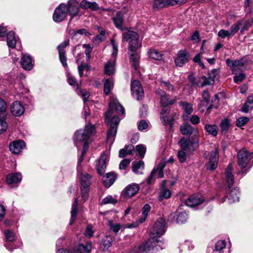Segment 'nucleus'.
Returning a JSON list of instances; mask_svg holds the SVG:
<instances>
[{
	"label": "nucleus",
	"instance_id": "nucleus-2",
	"mask_svg": "<svg viewBox=\"0 0 253 253\" xmlns=\"http://www.w3.org/2000/svg\"><path fill=\"white\" fill-rule=\"evenodd\" d=\"M95 128L93 126L87 125L85 126L84 130L80 129L76 131L75 133L74 138L75 145L78 148L83 145L82 156L78 159V170L79 169L80 165L84 159V156L87 150L89 138L95 133Z\"/></svg>",
	"mask_w": 253,
	"mask_h": 253
},
{
	"label": "nucleus",
	"instance_id": "nucleus-64",
	"mask_svg": "<svg viewBox=\"0 0 253 253\" xmlns=\"http://www.w3.org/2000/svg\"><path fill=\"white\" fill-rule=\"evenodd\" d=\"M209 76L214 80L219 77V71L218 69H214L209 72Z\"/></svg>",
	"mask_w": 253,
	"mask_h": 253
},
{
	"label": "nucleus",
	"instance_id": "nucleus-32",
	"mask_svg": "<svg viewBox=\"0 0 253 253\" xmlns=\"http://www.w3.org/2000/svg\"><path fill=\"white\" fill-rule=\"evenodd\" d=\"M17 42V40L14 33L13 31H10L7 34V45L8 47L11 48H15Z\"/></svg>",
	"mask_w": 253,
	"mask_h": 253
},
{
	"label": "nucleus",
	"instance_id": "nucleus-19",
	"mask_svg": "<svg viewBox=\"0 0 253 253\" xmlns=\"http://www.w3.org/2000/svg\"><path fill=\"white\" fill-rule=\"evenodd\" d=\"M108 160V156L105 153L101 155L96 164V169L98 174L102 175L105 171L106 168V162Z\"/></svg>",
	"mask_w": 253,
	"mask_h": 253
},
{
	"label": "nucleus",
	"instance_id": "nucleus-14",
	"mask_svg": "<svg viewBox=\"0 0 253 253\" xmlns=\"http://www.w3.org/2000/svg\"><path fill=\"white\" fill-rule=\"evenodd\" d=\"M125 13L123 11H118L116 15L112 18L113 22L115 27L122 31H123L126 28L124 26L125 19H124Z\"/></svg>",
	"mask_w": 253,
	"mask_h": 253
},
{
	"label": "nucleus",
	"instance_id": "nucleus-24",
	"mask_svg": "<svg viewBox=\"0 0 253 253\" xmlns=\"http://www.w3.org/2000/svg\"><path fill=\"white\" fill-rule=\"evenodd\" d=\"M180 130L183 135H191L193 133L197 135L198 134V130L192 127L188 123H184L180 126Z\"/></svg>",
	"mask_w": 253,
	"mask_h": 253
},
{
	"label": "nucleus",
	"instance_id": "nucleus-54",
	"mask_svg": "<svg viewBox=\"0 0 253 253\" xmlns=\"http://www.w3.org/2000/svg\"><path fill=\"white\" fill-rule=\"evenodd\" d=\"M111 43L113 48V51L112 54V58H116L117 53L118 51V44L116 43L115 40L112 39L111 40Z\"/></svg>",
	"mask_w": 253,
	"mask_h": 253
},
{
	"label": "nucleus",
	"instance_id": "nucleus-45",
	"mask_svg": "<svg viewBox=\"0 0 253 253\" xmlns=\"http://www.w3.org/2000/svg\"><path fill=\"white\" fill-rule=\"evenodd\" d=\"M243 23V20L241 19L231 26L229 29L230 35H231V36H233L236 34V33L239 30L240 26L242 25Z\"/></svg>",
	"mask_w": 253,
	"mask_h": 253
},
{
	"label": "nucleus",
	"instance_id": "nucleus-10",
	"mask_svg": "<svg viewBox=\"0 0 253 253\" xmlns=\"http://www.w3.org/2000/svg\"><path fill=\"white\" fill-rule=\"evenodd\" d=\"M67 9L66 4H60L55 10L53 19L56 22L62 21L67 16Z\"/></svg>",
	"mask_w": 253,
	"mask_h": 253
},
{
	"label": "nucleus",
	"instance_id": "nucleus-51",
	"mask_svg": "<svg viewBox=\"0 0 253 253\" xmlns=\"http://www.w3.org/2000/svg\"><path fill=\"white\" fill-rule=\"evenodd\" d=\"M136 151L138 152L140 157L143 158L146 153V148L144 145L139 144L136 146Z\"/></svg>",
	"mask_w": 253,
	"mask_h": 253
},
{
	"label": "nucleus",
	"instance_id": "nucleus-47",
	"mask_svg": "<svg viewBox=\"0 0 253 253\" xmlns=\"http://www.w3.org/2000/svg\"><path fill=\"white\" fill-rule=\"evenodd\" d=\"M148 54L150 58L154 59L160 60L162 58V54L156 49H150Z\"/></svg>",
	"mask_w": 253,
	"mask_h": 253
},
{
	"label": "nucleus",
	"instance_id": "nucleus-52",
	"mask_svg": "<svg viewBox=\"0 0 253 253\" xmlns=\"http://www.w3.org/2000/svg\"><path fill=\"white\" fill-rule=\"evenodd\" d=\"M221 131L222 133H225L229 127V121L227 119L222 120L220 124Z\"/></svg>",
	"mask_w": 253,
	"mask_h": 253
},
{
	"label": "nucleus",
	"instance_id": "nucleus-26",
	"mask_svg": "<svg viewBox=\"0 0 253 253\" xmlns=\"http://www.w3.org/2000/svg\"><path fill=\"white\" fill-rule=\"evenodd\" d=\"M117 178V175L114 172H108L103 176L102 180L105 187L108 188L110 187L115 181Z\"/></svg>",
	"mask_w": 253,
	"mask_h": 253
},
{
	"label": "nucleus",
	"instance_id": "nucleus-28",
	"mask_svg": "<svg viewBox=\"0 0 253 253\" xmlns=\"http://www.w3.org/2000/svg\"><path fill=\"white\" fill-rule=\"evenodd\" d=\"M116 58H112L108 61L104 66L105 73L108 75H112L114 74L115 72V64Z\"/></svg>",
	"mask_w": 253,
	"mask_h": 253
},
{
	"label": "nucleus",
	"instance_id": "nucleus-50",
	"mask_svg": "<svg viewBox=\"0 0 253 253\" xmlns=\"http://www.w3.org/2000/svg\"><path fill=\"white\" fill-rule=\"evenodd\" d=\"M189 152L180 150L177 153V157L181 163H184L186 160L187 154Z\"/></svg>",
	"mask_w": 253,
	"mask_h": 253
},
{
	"label": "nucleus",
	"instance_id": "nucleus-40",
	"mask_svg": "<svg viewBox=\"0 0 253 253\" xmlns=\"http://www.w3.org/2000/svg\"><path fill=\"white\" fill-rule=\"evenodd\" d=\"M114 238L111 235L105 236L102 240L101 243L104 247L103 251L107 250L112 245Z\"/></svg>",
	"mask_w": 253,
	"mask_h": 253
},
{
	"label": "nucleus",
	"instance_id": "nucleus-60",
	"mask_svg": "<svg viewBox=\"0 0 253 253\" xmlns=\"http://www.w3.org/2000/svg\"><path fill=\"white\" fill-rule=\"evenodd\" d=\"M68 83L69 84L74 87H77L78 88V84L77 83V81L75 79L74 77H73L71 75H68Z\"/></svg>",
	"mask_w": 253,
	"mask_h": 253
},
{
	"label": "nucleus",
	"instance_id": "nucleus-39",
	"mask_svg": "<svg viewBox=\"0 0 253 253\" xmlns=\"http://www.w3.org/2000/svg\"><path fill=\"white\" fill-rule=\"evenodd\" d=\"M6 118V113H3L2 115H0V134L4 132L7 128L8 125L5 121Z\"/></svg>",
	"mask_w": 253,
	"mask_h": 253
},
{
	"label": "nucleus",
	"instance_id": "nucleus-35",
	"mask_svg": "<svg viewBox=\"0 0 253 253\" xmlns=\"http://www.w3.org/2000/svg\"><path fill=\"white\" fill-rule=\"evenodd\" d=\"M226 180L229 189L233 186L234 182V176L232 173L231 166L229 165L225 171Z\"/></svg>",
	"mask_w": 253,
	"mask_h": 253
},
{
	"label": "nucleus",
	"instance_id": "nucleus-21",
	"mask_svg": "<svg viewBox=\"0 0 253 253\" xmlns=\"http://www.w3.org/2000/svg\"><path fill=\"white\" fill-rule=\"evenodd\" d=\"M68 41H65L60 43L57 47L60 61L64 67L67 66L64 49L68 45Z\"/></svg>",
	"mask_w": 253,
	"mask_h": 253
},
{
	"label": "nucleus",
	"instance_id": "nucleus-58",
	"mask_svg": "<svg viewBox=\"0 0 253 253\" xmlns=\"http://www.w3.org/2000/svg\"><path fill=\"white\" fill-rule=\"evenodd\" d=\"M218 36H219L220 37H221L223 39H224L226 37L229 38V37L232 36H231V35H230V32L229 30L227 31V30H223V29H222V30H220L219 31L218 33Z\"/></svg>",
	"mask_w": 253,
	"mask_h": 253
},
{
	"label": "nucleus",
	"instance_id": "nucleus-16",
	"mask_svg": "<svg viewBox=\"0 0 253 253\" xmlns=\"http://www.w3.org/2000/svg\"><path fill=\"white\" fill-rule=\"evenodd\" d=\"M139 186L136 183H132L126 187L122 192V195L126 198L134 196L139 191Z\"/></svg>",
	"mask_w": 253,
	"mask_h": 253
},
{
	"label": "nucleus",
	"instance_id": "nucleus-5",
	"mask_svg": "<svg viewBox=\"0 0 253 253\" xmlns=\"http://www.w3.org/2000/svg\"><path fill=\"white\" fill-rule=\"evenodd\" d=\"M227 65L232 67V71L233 74H236L237 70H246L249 68L252 64L251 60L247 56L243 57L239 60H232L229 58L226 60Z\"/></svg>",
	"mask_w": 253,
	"mask_h": 253
},
{
	"label": "nucleus",
	"instance_id": "nucleus-55",
	"mask_svg": "<svg viewBox=\"0 0 253 253\" xmlns=\"http://www.w3.org/2000/svg\"><path fill=\"white\" fill-rule=\"evenodd\" d=\"M249 121V119L246 117H240L236 121V126L238 127L244 126Z\"/></svg>",
	"mask_w": 253,
	"mask_h": 253
},
{
	"label": "nucleus",
	"instance_id": "nucleus-7",
	"mask_svg": "<svg viewBox=\"0 0 253 253\" xmlns=\"http://www.w3.org/2000/svg\"><path fill=\"white\" fill-rule=\"evenodd\" d=\"M181 150L189 153L194 151L199 147V139L197 137H192L191 139H187L184 137L179 140Z\"/></svg>",
	"mask_w": 253,
	"mask_h": 253
},
{
	"label": "nucleus",
	"instance_id": "nucleus-4",
	"mask_svg": "<svg viewBox=\"0 0 253 253\" xmlns=\"http://www.w3.org/2000/svg\"><path fill=\"white\" fill-rule=\"evenodd\" d=\"M166 221L163 218H160L155 222V223L150 232V238H153L154 242L162 249L164 243L159 239L161 235L166 232Z\"/></svg>",
	"mask_w": 253,
	"mask_h": 253
},
{
	"label": "nucleus",
	"instance_id": "nucleus-57",
	"mask_svg": "<svg viewBox=\"0 0 253 253\" xmlns=\"http://www.w3.org/2000/svg\"><path fill=\"white\" fill-rule=\"evenodd\" d=\"M90 66L88 64H81L80 65L78 66V71L80 75V77H82L83 75V71L84 69H86L88 71L90 70Z\"/></svg>",
	"mask_w": 253,
	"mask_h": 253
},
{
	"label": "nucleus",
	"instance_id": "nucleus-36",
	"mask_svg": "<svg viewBox=\"0 0 253 253\" xmlns=\"http://www.w3.org/2000/svg\"><path fill=\"white\" fill-rule=\"evenodd\" d=\"M92 248L90 242H87L85 244L81 243L77 247V250L80 253H90Z\"/></svg>",
	"mask_w": 253,
	"mask_h": 253
},
{
	"label": "nucleus",
	"instance_id": "nucleus-30",
	"mask_svg": "<svg viewBox=\"0 0 253 253\" xmlns=\"http://www.w3.org/2000/svg\"><path fill=\"white\" fill-rule=\"evenodd\" d=\"M157 93L161 96L160 102L162 106L166 107L169 105H172L174 103V100H169L165 91L161 89H159L157 90Z\"/></svg>",
	"mask_w": 253,
	"mask_h": 253
},
{
	"label": "nucleus",
	"instance_id": "nucleus-62",
	"mask_svg": "<svg viewBox=\"0 0 253 253\" xmlns=\"http://www.w3.org/2000/svg\"><path fill=\"white\" fill-rule=\"evenodd\" d=\"M161 86L163 88H166L168 90H173L174 88L173 85L171 84L166 81H161Z\"/></svg>",
	"mask_w": 253,
	"mask_h": 253
},
{
	"label": "nucleus",
	"instance_id": "nucleus-29",
	"mask_svg": "<svg viewBox=\"0 0 253 253\" xmlns=\"http://www.w3.org/2000/svg\"><path fill=\"white\" fill-rule=\"evenodd\" d=\"M179 105L182 107V109L186 114V115H183V119L184 120H188V116L193 111L192 105L188 102L181 101L179 102Z\"/></svg>",
	"mask_w": 253,
	"mask_h": 253
},
{
	"label": "nucleus",
	"instance_id": "nucleus-44",
	"mask_svg": "<svg viewBox=\"0 0 253 253\" xmlns=\"http://www.w3.org/2000/svg\"><path fill=\"white\" fill-rule=\"evenodd\" d=\"M158 172V176L159 178H162L164 176V172H163V170H160V169H154L150 176H149V177L148 178V179H147V183L148 184H150L152 182V181L155 176V175L156 174V173Z\"/></svg>",
	"mask_w": 253,
	"mask_h": 253
},
{
	"label": "nucleus",
	"instance_id": "nucleus-63",
	"mask_svg": "<svg viewBox=\"0 0 253 253\" xmlns=\"http://www.w3.org/2000/svg\"><path fill=\"white\" fill-rule=\"evenodd\" d=\"M109 224L110 227V229L115 233L118 232L121 228L120 224H113L111 221L109 222Z\"/></svg>",
	"mask_w": 253,
	"mask_h": 253
},
{
	"label": "nucleus",
	"instance_id": "nucleus-56",
	"mask_svg": "<svg viewBox=\"0 0 253 253\" xmlns=\"http://www.w3.org/2000/svg\"><path fill=\"white\" fill-rule=\"evenodd\" d=\"M226 246V242L224 240H220L218 241L215 246V250L216 251L220 252L222 249H224Z\"/></svg>",
	"mask_w": 253,
	"mask_h": 253
},
{
	"label": "nucleus",
	"instance_id": "nucleus-17",
	"mask_svg": "<svg viewBox=\"0 0 253 253\" xmlns=\"http://www.w3.org/2000/svg\"><path fill=\"white\" fill-rule=\"evenodd\" d=\"M204 200L201 194H193L186 200L185 204L188 207H195L202 204Z\"/></svg>",
	"mask_w": 253,
	"mask_h": 253
},
{
	"label": "nucleus",
	"instance_id": "nucleus-20",
	"mask_svg": "<svg viewBox=\"0 0 253 253\" xmlns=\"http://www.w3.org/2000/svg\"><path fill=\"white\" fill-rule=\"evenodd\" d=\"M173 117V114L170 113L169 109L164 108L161 112V119L164 125H171Z\"/></svg>",
	"mask_w": 253,
	"mask_h": 253
},
{
	"label": "nucleus",
	"instance_id": "nucleus-6",
	"mask_svg": "<svg viewBox=\"0 0 253 253\" xmlns=\"http://www.w3.org/2000/svg\"><path fill=\"white\" fill-rule=\"evenodd\" d=\"M91 175L87 173H82L80 176L81 195L84 201L88 199L89 186L91 183Z\"/></svg>",
	"mask_w": 253,
	"mask_h": 253
},
{
	"label": "nucleus",
	"instance_id": "nucleus-59",
	"mask_svg": "<svg viewBox=\"0 0 253 253\" xmlns=\"http://www.w3.org/2000/svg\"><path fill=\"white\" fill-rule=\"evenodd\" d=\"M130 160L128 159H125L123 160L120 165H119V169H125L128 166V165L130 163Z\"/></svg>",
	"mask_w": 253,
	"mask_h": 253
},
{
	"label": "nucleus",
	"instance_id": "nucleus-43",
	"mask_svg": "<svg viewBox=\"0 0 253 253\" xmlns=\"http://www.w3.org/2000/svg\"><path fill=\"white\" fill-rule=\"evenodd\" d=\"M205 129L208 134H211L213 136H216L218 133V127L216 125L206 124Z\"/></svg>",
	"mask_w": 253,
	"mask_h": 253
},
{
	"label": "nucleus",
	"instance_id": "nucleus-23",
	"mask_svg": "<svg viewBox=\"0 0 253 253\" xmlns=\"http://www.w3.org/2000/svg\"><path fill=\"white\" fill-rule=\"evenodd\" d=\"M25 146L24 142L21 140L12 142L9 145V149L11 152L14 154H19L22 152Z\"/></svg>",
	"mask_w": 253,
	"mask_h": 253
},
{
	"label": "nucleus",
	"instance_id": "nucleus-22",
	"mask_svg": "<svg viewBox=\"0 0 253 253\" xmlns=\"http://www.w3.org/2000/svg\"><path fill=\"white\" fill-rule=\"evenodd\" d=\"M11 112L15 116H21L25 111L24 108L22 104L18 101L14 102L11 106Z\"/></svg>",
	"mask_w": 253,
	"mask_h": 253
},
{
	"label": "nucleus",
	"instance_id": "nucleus-18",
	"mask_svg": "<svg viewBox=\"0 0 253 253\" xmlns=\"http://www.w3.org/2000/svg\"><path fill=\"white\" fill-rule=\"evenodd\" d=\"M67 12H68L71 15V19L75 16L78 14L79 10V3L77 0H69L68 2V7H67Z\"/></svg>",
	"mask_w": 253,
	"mask_h": 253
},
{
	"label": "nucleus",
	"instance_id": "nucleus-9",
	"mask_svg": "<svg viewBox=\"0 0 253 253\" xmlns=\"http://www.w3.org/2000/svg\"><path fill=\"white\" fill-rule=\"evenodd\" d=\"M157 246L158 245L154 242L153 238H149L145 243L133 247L129 253H149L154 248H157Z\"/></svg>",
	"mask_w": 253,
	"mask_h": 253
},
{
	"label": "nucleus",
	"instance_id": "nucleus-3",
	"mask_svg": "<svg viewBox=\"0 0 253 253\" xmlns=\"http://www.w3.org/2000/svg\"><path fill=\"white\" fill-rule=\"evenodd\" d=\"M123 38L125 40L128 42L129 46L128 47V54L130 56V61L132 63L134 69L137 70L139 65V55L136 50L139 46L138 34L133 31H128L123 34Z\"/></svg>",
	"mask_w": 253,
	"mask_h": 253
},
{
	"label": "nucleus",
	"instance_id": "nucleus-61",
	"mask_svg": "<svg viewBox=\"0 0 253 253\" xmlns=\"http://www.w3.org/2000/svg\"><path fill=\"white\" fill-rule=\"evenodd\" d=\"M78 94L83 97L84 101H85L89 96V92L86 90L80 89L78 92Z\"/></svg>",
	"mask_w": 253,
	"mask_h": 253
},
{
	"label": "nucleus",
	"instance_id": "nucleus-38",
	"mask_svg": "<svg viewBox=\"0 0 253 253\" xmlns=\"http://www.w3.org/2000/svg\"><path fill=\"white\" fill-rule=\"evenodd\" d=\"M171 195V191L165 187L164 186H162L161 188L160 191L159 195V200L160 201H162L164 199H169Z\"/></svg>",
	"mask_w": 253,
	"mask_h": 253
},
{
	"label": "nucleus",
	"instance_id": "nucleus-48",
	"mask_svg": "<svg viewBox=\"0 0 253 253\" xmlns=\"http://www.w3.org/2000/svg\"><path fill=\"white\" fill-rule=\"evenodd\" d=\"M5 236L7 241L9 242H13L17 239L15 234L10 230L5 231Z\"/></svg>",
	"mask_w": 253,
	"mask_h": 253
},
{
	"label": "nucleus",
	"instance_id": "nucleus-27",
	"mask_svg": "<svg viewBox=\"0 0 253 253\" xmlns=\"http://www.w3.org/2000/svg\"><path fill=\"white\" fill-rule=\"evenodd\" d=\"M21 65L23 69L26 70H30L33 68L32 58L28 54H23L21 59Z\"/></svg>",
	"mask_w": 253,
	"mask_h": 253
},
{
	"label": "nucleus",
	"instance_id": "nucleus-49",
	"mask_svg": "<svg viewBox=\"0 0 253 253\" xmlns=\"http://www.w3.org/2000/svg\"><path fill=\"white\" fill-rule=\"evenodd\" d=\"M113 85L109 79H106L104 84V91L106 95H109Z\"/></svg>",
	"mask_w": 253,
	"mask_h": 253
},
{
	"label": "nucleus",
	"instance_id": "nucleus-25",
	"mask_svg": "<svg viewBox=\"0 0 253 253\" xmlns=\"http://www.w3.org/2000/svg\"><path fill=\"white\" fill-rule=\"evenodd\" d=\"M21 180L22 175L19 172L9 173L6 177V182L8 184L19 183Z\"/></svg>",
	"mask_w": 253,
	"mask_h": 253
},
{
	"label": "nucleus",
	"instance_id": "nucleus-53",
	"mask_svg": "<svg viewBox=\"0 0 253 253\" xmlns=\"http://www.w3.org/2000/svg\"><path fill=\"white\" fill-rule=\"evenodd\" d=\"M117 202V201L114 199L112 196L109 195L104 198L102 202V205H105L107 204H115Z\"/></svg>",
	"mask_w": 253,
	"mask_h": 253
},
{
	"label": "nucleus",
	"instance_id": "nucleus-37",
	"mask_svg": "<svg viewBox=\"0 0 253 253\" xmlns=\"http://www.w3.org/2000/svg\"><path fill=\"white\" fill-rule=\"evenodd\" d=\"M239 192L237 188H234L230 190L228 201L230 203L238 202L239 200Z\"/></svg>",
	"mask_w": 253,
	"mask_h": 253
},
{
	"label": "nucleus",
	"instance_id": "nucleus-15",
	"mask_svg": "<svg viewBox=\"0 0 253 253\" xmlns=\"http://www.w3.org/2000/svg\"><path fill=\"white\" fill-rule=\"evenodd\" d=\"M131 90L132 95L138 100L141 98L144 95L143 89L140 82L137 80L132 81Z\"/></svg>",
	"mask_w": 253,
	"mask_h": 253
},
{
	"label": "nucleus",
	"instance_id": "nucleus-12",
	"mask_svg": "<svg viewBox=\"0 0 253 253\" xmlns=\"http://www.w3.org/2000/svg\"><path fill=\"white\" fill-rule=\"evenodd\" d=\"M219 154L217 148L211 152L209 163L207 164V169L210 170L215 169L217 167Z\"/></svg>",
	"mask_w": 253,
	"mask_h": 253
},
{
	"label": "nucleus",
	"instance_id": "nucleus-41",
	"mask_svg": "<svg viewBox=\"0 0 253 253\" xmlns=\"http://www.w3.org/2000/svg\"><path fill=\"white\" fill-rule=\"evenodd\" d=\"M181 209V207H179V208L176 211V212L178 213V215L177 216L176 219L177 223L179 224H182L185 223L188 218V214L186 212V211H180V210Z\"/></svg>",
	"mask_w": 253,
	"mask_h": 253
},
{
	"label": "nucleus",
	"instance_id": "nucleus-8",
	"mask_svg": "<svg viewBox=\"0 0 253 253\" xmlns=\"http://www.w3.org/2000/svg\"><path fill=\"white\" fill-rule=\"evenodd\" d=\"M238 164L241 169L248 165L251 167L253 165V152L249 153L244 149H241L238 155Z\"/></svg>",
	"mask_w": 253,
	"mask_h": 253
},
{
	"label": "nucleus",
	"instance_id": "nucleus-34",
	"mask_svg": "<svg viewBox=\"0 0 253 253\" xmlns=\"http://www.w3.org/2000/svg\"><path fill=\"white\" fill-rule=\"evenodd\" d=\"M78 198H76L74 200V202L72 205V211L71 212V217L70 219V224L71 225L73 224L74 221L76 220V215L78 212Z\"/></svg>",
	"mask_w": 253,
	"mask_h": 253
},
{
	"label": "nucleus",
	"instance_id": "nucleus-42",
	"mask_svg": "<svg viewBox=\"0 0 253 253\" xmlns=\"http://www.w3.org/2000/svg\"><path fill=\"white\" fill-rule=\"evenodd\" d=\"M144 167V162L142 161L138 162H133L132 163V170L137 174H142V173L139 171V169H143Z\"/></svg>",
	"mask_w": 253,
	"mask_h": 253
},
{
	"label": "nucleus",
	"instance_id": "nucleus-46",
	"mask_svg": "<svg viewBox=\"0 0 253 253\" xmlns=\"http://www.w3.org/2000/svg\"><path fill=\"white\" fill-rule=\"evenodd\" d=\"M170 0H154L153 7L154 8H163L169 6Z\"/></svg>",
	"mask_w": 253,
	"mask_h": 253
},
{
	"label": "nucleus",
	"instance_id": "nucleus-11",
	"mask_svg": "<svg viewBox=\"0 0 253 253\" xmlns=\"http://www.w3.org/2000/svg\"><path fill=\"white\" fill-rule=\"evenodd\" d=\"M219 154L217 148L211 152L209 163L207 164V169L210 170L215 169L217 167Z\"/></svg>",
	"mask_w": 253,
	"mask_h": 253
},
{
	"label": "nucleus",
	"instance_id": "nucleus-33",
	"mask_svg": "<svg viewBox=\"0 0 253 253\" xmlns=\"http://www.w3.org/2000/svg\"><path fill=\"white\" fill-rule=\"evenodd\" d=\"M253 108V93L249 96L241 108V111L244 113H248Z\"/></svg>",
	"mask_w": 253,
	"mask_h": 253
},
{
	"label": "nucleus",
	"instance_id": "nucleus-13",
	"mask_svg": "<svg viewBox=\"0 0 253 253\" xmlns=\"http://www.w3.org/2000/svg\"><path fill=\"white\" fill-rule=\"evenodd\" d=\"M189 52L184 49L180 50L177 52V57L174 60V62L176 66L182 67L189 61Z\"/></svg>",
	"mask_w": 253,
	"mask_h": 253
},
{
	"label": "nucleus",
	"instance_id": "nucleus-31",
	"mask_svg": "<svg viewBox=\"0 0 253 253\" xmlns=\"http://www.w3.org/2000/svg\"><path fill=\"white\" fill-rule=\"evenodd\" d=\"M203 99L201 100L200 103V106L201 108H207L208 109L211 108L209 106L210 103V94L207 90H205L202 93Z\"/></svg>",
	"mask_w": 253,
	"mask_h": 253
},
{
	"label": "nucleus",
	"instance_id": "nucleus-1",
	"mask_svg": "<svg viewBox=\"0 0 253 253\" xmlns=\"http://www.w3.org/2000/svg\"><path fill=\"white\" fill-rule=\"evenodd\" d=\"M125 112V109L121 105L117 99L111 97L109 103V108L108 111L105 113V123L109 126V129L107 131V141L111 145L112 144L115 140L118 126L120 123V119L117 116H113L114 113L117 114H123Z\"/></svg>",
	"mask_w": 253,
	"mask_h": 253
}]
</instances>
